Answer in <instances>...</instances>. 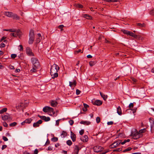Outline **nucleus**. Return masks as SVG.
I'll list each match as a JSON object with an SVG mask.
<instances>
[{"label":"nucleus","mask_w":154,"mask_h":154,"mask_svg":"<svg viewBox=\"0 0 154 154\" xmlns=\"http://www.w3.org/2000/svg\"><path fill=\"white\" fill-rule=\"evenodd\" d=\"M59 66L55 64L51 66L50 69V74L52 79H54L58 76V71L59 69Z\"/></svg>","instance_id":"1"},{"label":"nucleus","mask_w":154,"mask_h":154,"mask_svg":"<svg viewBox=\"0 0 154 154\" xmlns=\"http://www.w3.org/2000/svg\"><path fill=\"white\" fill-rule=\"evenodd\" d=\"M31 62L33 66L36 68H39L40 67V65L38 60L36 58L32 57L31 58Z\"/></svg>","instance_id":"2"},{"label":"nucleus","mask_w":154,"mask_h":154,"mask_svg":"<svg viewBox=\"0 0 154 154\" xmlns=\"http://www.w3.org/2000/svg\"><path fill=\"white\" fill-rule=\"evenodd\" d=\"M121 140H120L116 141L110 145V148H114L118 146L121 143Z\"/></svg>","instance_id":"3"},{"label":"nucleus","mask_w":154,"mask_h":154,"mask_svg":"<svg viewBox=\"0 0 154 154\" xmlns=\"http://www.w3.org/2000/svg\"><path fill=\"white\" fill-rule=\"evenodd\" d=\"M14 32V33H11V35H12L14 37H16L17 35L21 36L22 34V32L19 29L16 30Z\"/></svg>","instance_id":"4"},{"label":"nucleus","mask_w":154,"mask_h":154,"mask_svg":"<svg viewBox=\"0 0 154 154\" xmlns=\"http://www.w3.org/2000/svg\"><path fill=\"white\" fill-rule=\"evenodd\" d=\"M93 150L94 152H101L103 150V148L100 146H97L94 147Z\"/></svg>","instance_id":"5"},{"label":"nucleus","mask_w":154,"mask_h":154,"mask_svg":"<svg viewBox=\"0 0 154 154\" xmlns=\"http://www.w3.org/2000/svg\"><path fill=\"white\" fill-rule=\"evenodd\" d=\"M131 135L133 139L137 140L142 136V135L138 133H136L134 134H132Z\"/></svg>","instance_id":"6"},{"label":"nucleus","mask_w":154,"mask_h":154,"mask_svg":"<svg viewBox=\"0 0 154 154\" xmlns=\"http://www.w3.org/2000/svg\"><path fill=\"white\" fill-rule=\"evenodd\" d=\"M26 53L29 56H34V54L32 52V50L29 47H27L26 49Z\"/></svg>","instance_id":"7"},{"label":"nucleus","mask_w":154,"mask_h":154,"mask_svg":"<svg viewBox=\"0 0 154 154\" xmlns=\"http://www.w3.org/2000/svg\"><path fill=\"white\" fill-rule=\"evenodd\" d=\"M42 122V121L41 120H39L36 122L33 123V126L34 128L39 127V124H41Z\"/></svg>","instance_id":"8"},{"label":"nucleus","mask_w":154,"mask_h":154,"mask_svg":"<svg viewBox=\"0 0 154 154\" xmlns=\"http://www.w3.org/2000/svg\"><path fill=\"white\" fill-rule=\"evenodd\" d=\"M2 120L6 121L7 119H11L10 115L8 114V115H5L3 116H2Z\"/></svg>","instance_id":"9"},{"label":"nucleus","mask_w":154,"mask_h":154,"mask_svg":"<svg viewBox=\"0 0 154 154\" xmlns=\"http://www.w3.org/2000/svg\"><path fill=\"white\" fill-rule=\"evenodd\" d=\"M102 101L100 100H96L94 103H93V104L94 105L99 106L101 105L102 104Z\"/></svg>","instance_id":"10"},{"label":"nucleus","mask_w":154,"mask_h":154,"mask_svg":"<svg viewBox=\"0 0 154 154\" xmlns=\"http://www.w3.org/2000/svg\"><path fill=\"white\" fill-rule=\"evenodd\" d=\"M29 103V102L28 101H27L26 103H20L17 106L24 108L27 106V105Z\"/></svg>","instance_id":"11"},{"label":"nucleus","mask_w":154,"mask_h":154,"mask_svg":"<svg viewBox=\"0 0 154 154\" xmlns=\"http://www.w3.org/2000/svg\"><path fill=\"white\" fill-rule=\"evenodd\" d=\"M76 85V82L75 80H73V82H69V86L71 88L75 87Z\"/></svg>","instance_id":"12"},{"label":"nucleus","mask_w":154,"mask_h":154,"mask_svg":"<svg viewBox=\"0 0 154 154\" xmlns=\"http://www.w3.org/2000/svg\"><path fill=\"white\" fill-rule=\"evenodd\" d=\"M88 138L87 135H85L82 137L80 139L84 142H86L88 141Z\"/></svg>","instance_id":"13"},{"label":"nucleus","mask_w":154,"mask_h":154,"mask_svg":"<svg viewBox=\"0 0 154 154\" xmlns=\"http://www.w3.org/2000/svg\"><path fill=\"white\" fill-rule=\"evenodd\" d=\"M71 137L73 142H74L75 141L76 135L72 131L71 132Z\"/></svg>","instance_id":"14"},{"label":"nucleus","mask_w":154,"mask_h":154,"mask_svg":"<svg viewBox=\"0 0 154 154\" xmlns=\"http://www.w3.org/2000/svg\"><path fill=\"white\" fill-rule=\"evenodd\" d=\"M12 14L13 13L11 12L6 11L4 13V14L5 15L9 17H11Z\"/></svg>","instance_id":"15"},{"label":"nucleus","mask_w":154,"mask_h":154,"mask_svg":"<svg viewBox=\"0 0 154 154\" xmlns=\"http://www.w3.org/2000/svg\"><path fill=\"white\" fill-rule=\"evenodd\" d=\"M57 104L58 103L55 100H52L51 102V106L53 107H56L57 106Z\"/></svg>","instance_id":"16"},{"label":"nucleus","mask_w":154,"mask_h":154,"mask_svg":"<svg viewBox=\"0 0 154 154\" xmlns=\"http://www.w3.org/2000/svg\"><path fill=\"white\" fill-rule=\"evenodd\" d=\"M81 124H83L85 125H88L91 124V122L88 121H82L80 122Z\"/></svg>","instance_id":"17"},{"label":"nucleus","mask_w":154,"mask_h":154,"mask_svg":"<svg viewBox=\"0 0 154 154\" xmlns=\"http://www.w3.org/2000/svg\"><path fill=\"white\" fill-rule=\"evenodd\" d=\"M29 37H32L35 38V35L34 34V31L32 30H31L29 33Z\"/></svg>","instance_id":"18"},{"label":"nucleus","mask_w":154,"mask_h":154,"mask_svg":"<svg viewBox=\"0 0 154 154\" xmlns=\"http://www.w3.org/2000/svg\"><path fill=\"white\" fill-rule=\"evenodd\" d=\"M13 18V19L19 20V17L16 14L13 13V14L11 17Z\"/></svg>","instance_id":"19"},{"label":"nucleus","mask_w":154,"mask_h":154,"mask_svg":"<svg viewBox=\"0 0 154 154\" xmlns=\"http://www.w3.org/2000/svg\"><path fill=\"white\" fill-rule=\"evenodd\" d=\"M100 94L101 97L103 98L104 100H106L107 98V96L103 94L101 92H100Z\"/></svg>","instance_id":"20"},{"label":"nucleus","mask_w":154,"mask_h":154,"mask_svg":"<svg viewBox=\"0 0 154 154\" xmlns=\"http://www.w3.org/2000/svg\"><path fill=\"white\" fill-rule=\"evenodd\" d=\"M117 113L119 115H121L122 114L121 108L120 106H119L117 108Z\"/></svg>","instance_id":"21"},{"label":"nucleus","mask_w":154,"mask_h":154,"mask_svg":"<svg viewBox=\"0 0 154 154\" xmlns=\"http://www.w3.org/2000/svg\"><path fill=\"white\" fill-rule=\"evenodd\" d=\"M49 108H50L49 106H45L43 108V111L45 112H48L50 110V109H48Z\"/></svg>","instance_id":"22"},{"label":"nucleus","mask_w":154,"mask_h":154,"mask_svg":"<svg viewBox=\"0 0 154 154\" xmlns=\"http://www.w3.org/2000/svg\"><path fill=\"white\" fill-rule=\"evenodd\" d=\"M83 17L87 19H91V17L87 14H83Z\"/></svg>","instance_id":"23"},{"label":"nucleus","mask_w":154,"mask_h":154,"mask_svg":"<svg viewBox=\"0 0 154 154\" xmlns=\"http://www.w3.org/2000/svg\"><path fill=\"white\" fill-rule=\"evenodd\" d=\"M80 149H79L77 145H75L74 148V152H79V150Z\"/></svg>","instance_id":"24"},{"label":"nucleus","mask_w":154,"mask_h":154,"mask_svg":"<svg viewBox=\"0 0 154 154\" xmlns=\"http://www.w3.org/2000/svg\"><path fill=\"white\" fill-rule=\"evenodd\" d=\"M35 39V38L32 37H29V44H32L33 43Z\"/></svg>","instance_id":"25"},{"label":"nucleus","mask_w":154,"mask_h":154,"mask_svg":"<svg viewBox=\"0 0 154 154\" xmlns=\"http://www.w3.org/2000/svg\"><path fill=\"white\" fill-rule=\"evenodd\" d=\"M42 120H44L45 122H48L50 120V118L49 117H46L45 116H44Z\"/></svg>","instance_id":"26"},{"label":"nucleus","mask_w":154,"mask_h":154,"mask_svg":"<svg viewBox=\"0 0 154 154\" xmlns=\"http://www.w3.org/2000/svg\"><path fill=\"white\" fill-rule=\"evenodd\" d=\"M39 68H36L34 66L33 67L32 69L30 70V72H35L37 71V69Z\"/></svg>","instance_id":"27"},{"label":"nucleus","mask_w":154,"mask_h":154,"mask_svg":"<svg viewBox=\"0 0 154 154\" xmlns=\"http://www.w3.org/2000/svg\"><path fill=\"white\" fill-rule=\"evenodd\" d=\"M151 131L152 133L154 132V123L151 124L150 125Z\"/></svg>","instance_id":"28"},{"label":"nucleus","mask_w":154,"mask_h":154,"mask_svg":"<svg viewBox=\"0 0 154 154\" xmlns=\"http://www.w3.org/2000/svg\"><path fill=\"white\" fill-rule=\"evenodd\" d=\"M75 6L76 8H82L83 7V6L82 5L79 3L76 4Z\"/></svg>","instance_id":"29"},{"label":"nucleus","mask_w":154,"mask_h":154,"mask_svg":"<svg viewBox=\"0 0 154 154\" xmlns=\"http://www.w3.org/2000/svg\"><path fill=\"white\" fill-rule=\"evenodd\" d=\"M7 108H4L0 111V114H2L3 113L6 112L7 111Z\"/></svg>","instance_id":"30"},{"label":"nucleus","mask_w":154,"mask_h":154,"mask_svg":"<svg viewBox=\"0 0 154 154\" xmlns=\"http://www.w3.org/2000/svg\"><path fill=\"white\" fill-rule=\"evenodd\" d=\"M32 120V119L30 118H28L27 119H26L25 121L26 122V123H30L31 122Z\"/></svg>","instance_id":"31"},{"label":"nucleus","mask_w":154,"mask_h":154,"mask_svg":"<svg viewBox=\"0 0 154 154\" xmlns=\"http://www.w3.org/2000/svg\"><path fill=\"white\" fill-rule=\"evenodd\" d=\"M136 36H135L134 38L138 39H140L142 40L143 39V38L140 35H135Z\"/></svg>","instance_id":"32"},{"label":"nucleus","mask_w":154,"mask_h":154,"mask_svg":"<svg viewBox=\"0 0 154 154\" xmlns=\"http://www.w3.org/2000/svg\"><path fill=\"white\" fill-rule=\"evenodd\" d=\"M96 63V62L95 61H91L89 62V65L91 66H92Z\"/></svg>","instance_id":"33"},{"label":"nucleus","mask_w":154,"mask_h":154,"mask_svg":"<svg viewBox=\"0 0 154 154\" xmlns=\"http://www.w3.org/2000/svg\"><path fill=\"white\" fill-rule=\"evenodd\" d=\"M137 25L141 27H144L145 26V25L144 23L141 24L140 23H137Z\"/></svg>","instance_id":"34"},{"label":"nucleus","mask_w":154,"mask_h":154,"mask_svg":"<svg viewBox=\"0 0 154 154\" xmlns=\"http://www.w3.org/2000/svg\"><path fill=\"white\" fill-rule=\"evenodd\" d=\"M58 140V138L57 137H54L51 139V140L53 142H55L57 141Z\"/></svg>","instance_id":"35"},{"label":"nucleus","mask_w":154,"mask_h":154,"mask_svg":"<svg viewBox=\"0 0 154 154\" xmlns=\"http://www.w3.org/2000/svg\"><path fill=\"white\" fill-rule=\"evenodd\" d=\"M130 141V140L129 139H128L126 140H125L124 141H123L122 142H121V144L122 145H123V144H125L126 142H128Z\"/></svg>","instance_id":"36"},{"label":"nucleus","mask_w":154,"mask_h":154,"mask_svg":"<svg viewBox=\"0 0 154 154\" xmlns=\"http://www.w3.org/2000/svg\"><path fill=\"white\" fill-rule=\"evenodd\" d=\"M67 133L66 131H62V133L61 134V135L63 136V137H65L67 136Z\"/></svg>","instance_id":"37"},{"label":"nucleus","mask_w":154,"mask_h":154,"mask_svg":"<svg viewBox=\"0 0 154 154\" xmlns=\"http://www.w3.org/2000/svg\"><path fill=\"white\" fill-rule=\"evenodd\" d=\"M121 31L124 34L128 35V31L125 29H122L121 30Z\"/></svg>","instance_id":"38"},{"label":"nucleus","mask_w":154,"mask_h":154,"mask_svg":"<svg viewBox=\"0 0 154 154\" xmlns=\"http://www.w3.org/2000/svg\"><path fill=\"white\" fill-rule=\"evenodd\" d=\"M132 149V148L131 147H128L125 149L123 151V152H125L128 151H130Z\"/></svg>","instance_id":"39"},{"label":"nucleus","mask_w":154,"mask_h":154,"mask_svg":"<svg viewBox=\"0 0 154 154\" xmlns=\"http://www.w3.org/2000/svg\"><path fill=\"white\" fill-rule=\"evenodd\" d=\"M66 143L68 145L70 146L72 144V143L71 140H68L67 141Z\"/></svg>","instance_id":"40"},{"label":"nucleus","mask_w":154,"mask_h":154,"mask_svg":"<svg viewBox=\"0 0 154 154\" xmlns=\"http://www.w3.org/2000/svg\"><path fill=\"white\" fill-rule=\"evenodd\" d=\"M146 131V129L145 128H144L142 129H141L139 131V133H140V134H141L144 132Z\"/></svg>","instance_id":"41"},{"label":"nucleus","mask_w":154,"mask_h":154,"mask_svg":"<svg viewBox=\"0 0 154 154\" xmlns=\"http://www.w3.org/2000/svg\"><path fill=\"white\" fill-rule=\"evenodd\" d=\"M122 148H116V149H114L113 150V152L120 151H122Z\"/></svg>","instance_id":"42"},{"label":"nucleus","mask_w":154,"mask_h":154,"mask_svg":"<svg viewBox=\"0 0 154 154\" xmlns=\"http://www.w3.org/2000/svg\"><path fill=\"white\" fill-rule=\"evenodd\" d=\"M17 124V123L16 122H14L10 124L9 125L11 127H14Z\"/></svg>","instance_id":"43"},{"label":"nucleus","mask_w":154,"mask_h":154,"mask_svg":"<svg viewBox=\"0 0 154 154\" xmlns=\"http://www.w3.org/2000/svg\"><path fill=\"white\" fill-rule=\"evenodd\" d=\"M100 121V119L99 117H97L96 118V121L97 123H99Z\"/></svg>","instance_id":"44"},{"label":"nucleus","mask_w":154,"mask_h":154,"mask_svg":"<svg viewBox=\"0 0 154 154\" xmlns=\"http://www.w3.org/2000/svg\"><path fill=\"white\" fill-rule=\"evenodd\" d=\"M149 120L151 124L154 123V120L153 119L150 118L149 119Z\"/></svg>","instance_id":"45"},{"label":"nucleus","mask_w":154,"mask_h":154,"mask_svg":"<svg viewBox=\"0 0 154 154\" xmlns=\"http://www.w3.org/2000/svg\"><path fill=\"white\" fill-rule=\"evenodd\" d=\"M134 106V103H130L128 107L130 109L132 108Z\"/></svg>","instance_id":"46"},{"label":"nucleus","mask_w":154,"mask_h":154,"mask_svg":"<svg viewBox=\"0 0 154 154\" xmlns=\"http://www.w3.org/2000/svg\"><path fill=\"white\" fill-rule=\"evenodd\" d=\"M69 122L71 125H72L74 123V121L72 120H70L69 121Z\"/></svg>","instance_id":"47"},{"label":"nucleus","mask_w":154,"mask_h":154,"mask_svg":"<svg viewBox=\"0 0 154 154\" xmlns=\"http://www.w3.org/2000/svg\"><path fill=\"white\" fill-rule=\"evenodd\" d=\"M17 57V55L15 54H12L11 55V57L12 58L14 59Z\"/></svg>","instance_id":"48"},{"label":"nucleus","mask_w":154,"mask_h":154,"mask_svg":"<svg viewBox=\"0 0 154 154\" xmlns=\"http://www.w3.org/2000/svg\"><path fill=\"white\" fill-rule=\"evenodd\" d=\"M63 27H64V26L63 25H59L58 26V28L59 29H60L61 31H62L63 30Z\"/></svg>","instance_id":"49"},{"label":"nucleus","mask_w":154,"mask_h":154,"mask_svg":"<svg viewBox=\"0 0 154 154\" xmlns=\"http://www.w3.org/2000/svg\"><path fill=\"white\" fill-rule=\"evenodd\" d=\"M48 109H50L49 111L51 112H53V113H54V109L52 108H51V107H50V108H48Z\"/></svg>","instance_id":"50"},{"label":"nucleus","mask_w":154,"mask_h":154,"mask_svg":"<svg viewBox=\"0 0 154 154\" xmlns=\"http://www.w3.org/2000/svg\"><path fill=\"white\" fill-rule=\"evenodd\" d=\"M150 14L152 15H154V9L151 11Z\"/></svg>","instance_id":"51"},{"label":"nucleus","mask_w":154,"mask_h":154,"mask_svg":"<svg viewBox=\"0 0 154 154\" xmlns=\"http://www.w3.org/2000/svg\"><path fill=\"white\" fill-rule=\"evenodd\" d=\"M2 139L5 141H7L8 140V138L5 136H3Z\"/></svg>","instance_id":"52"},{"label":"nucleus","mask_w":154,"mask_h":154,"mask_svg":"<svg viewBox=\"0 0 154 154\" xmlns=\"http://www.w3.org/2000/svg\"><path fill=\"white\" fill-rule=\"evenodd\" d=\"M61 120V119H59L57 120L56 121V125L58 126L59 125V122Z\"/></svg>","instance_id":"53"},{"label":"nucleus","mask_w":154,"mask_h":154,"mask_svg":"<svg viewBox=\"0 0 154 154\" xmlns=\"http://www.w3.org/2000/svg\"><path fill=\"white\" fill-rule=\"evenodd\" d=\"M84 133V130H81L79 131V134L80 135H82Z\"/></svg>","instance_id":"54"},{"label":"nucleus","mask_w":154,"mask_h":154,"mask_svg":"<svg viewBox=\"0 0 154 154\" xmlns=\"http://www.w3.org/2000/svg\"><path fill=\"white\" fill-rule=\"evenodd\" d=\"M42 38V37H39L37 38L36 39V42H39L40 41V40Z\"/></svg>","instance_id":"55"},{"label":"nucleus","mask_w":154,"mask_h":154,"mask_svg":"<svg viewBox=\"0 0 154 154\" xmlns=\"http://www.w3.org/2000/svg\"><path fill=\"white\" fill-rule=\"evenodd\" d=\"M81 92V91L78 89L76 90V94L77 95H79Z\"/></svg>","instance_id":"56"},{"label":"nucleus","mask_w":154,"mask_h":154,"mask_svg":"<svg viewBox=\"0 0 154 154\" xmlns=\"http://www.w3.org/2000/svg\"><path fill=\"white\" fill-rule=\"evenodd\" d=\"M83 105L84 106V107L85 108H86V109H87V108H88L89 107V106L86 103H84Z\"/></svg>","instance_id":"57"},{"label":"nucleus","mask_w":154,"mask_h":154,"mask_svg":"<svg viewBox=\"0 0 154 154\" xmlns=\"http://www.w3.org/2000/svg\"><path fill=\"white\" fill-rule=\"evenodd\" d=\"M118 1L117 0H108V2H116Z\"/></svg>","instance_id":"58"},{"label":"nucleus","mask_w":154,"mask_h":154,"mask_svg":"<svg viewBox=\"0 0 154 154\" xmlns=\"http://www.w3.org/2000/svg\"><path fill=\"white\" fill-rule=\"evenodd\" d=\"M113 122L112 121H110L108 122L107 124L108 125H112L113 124Z\"/></svg>","instance_id":"59"},{"label":"nucleus","mask_w":154,"mask_h":154,"mask_svg":"<svg viewBox=\"0 0 154 154\" xmlns=\"http://www.w3.org/2000/svg\"><path fill=\"white\" fill-rule=\"evenodd\" d=\"M38 150L37 149H35L34 150V154H38Z\"/></svg>","instance_id":"60"},{"label":"nucleus","mask_w":154,"mask_h":154,"mask_svg":"<svg viewBox=\"0 0 154 154\" xmlns=\"http://www.w3.org/2000/svg\"><path fill=\"white\" fill-rule=\"evenodd\" d=\"M5 46V45L3 43H2L0 45V47L3 48Z\"/></svg>","instance_id":"61"},{"label":"nucleus","mask_w":154,"mask_h":154,"mask_svg":"<svg viewBox=\"0 0 154 154\" xmlns=\"http://www.w3.org/2000/svg\"><path fill=\"white\" fill-rule=\"evenodd\" d=\"M7 146L6 145H3L2 146V150H3L4 149H5L6 147Z\"/></svg>","instance_id":"62"},{"label":"nucleus","mask_w":154,"mask_h":154,"mask_svg":"<svg viewBox=\"0 0 154 154\" xmlns=\"http://www.w3.org/2000/svg\"><path fill=\"white\" fill-rule=\"evenodd\" d=\"M52 150V147L50 146L48 147V150L49 151H51Z\"/></svg>","instance_id":"63"},{"label":"nucleus","mask_w":154,"mask_h":154,"mask_svg":"<svg viewBox=\"0 0 154 154\" xmlns=\"http://www.w3.org/2000/svg\"><path fill=\"white\" fill-rule=\"evenodd\" d=\"M3 125L5 127H7L8 126V124L5 122L3 123Z\"/></svg>","instance_id":"64"}]
</instances>
